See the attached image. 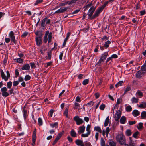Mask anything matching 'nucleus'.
<instances>
[{"mask_svg": "<svg viewBox=\"0 0 146 146\" xmlns=\"http://www.w3.org/2000/svg\"><path fill=\"white\" fill-rule=\"evenodd\" d=\"M101 146H106L105 141L102 138L101 139Z\"/></svg>", "mask_w": 146, "mask_h": 146, "instance_id": "nucleus-51", "label": "nucleus"}, {"mask_svg": "<svg viewBox=\"0 0 146 146\" xmlns=\"http://www.w3.org/2000/svg\"><path fill=\"white\" fill-rule=\"evenodd\" d=\"M25 106H24L23 107V118L24 120H25L26 119L28 115V113L27 112V110L25 109Z\"/></svg>", "mask_w": 146, "mask_h": 146, "instance_id": "nucleus-10", "label": "nucleus"}, {"mask_svg": "<svg viewBox=\"0 0 146 146\" xmlns=\"http://www.w3.org/2000/svg\"><path fill=\"white\" fill-rule=\"evenodd\" d=\"M146 61L145 63L141 67L140 70L143 71H146Z\"/></svg>", "mask_w": 146, "mask_h": 146, "instance_id": "nucleus-24", "label": "nucleus"}, {"mask_svg": "<svg viewBox=\"0 0 146 146\" xmlns=\"http://www.w3.org/2000/svg\"><path fill=\"white\" fill-rule=\"evenodd\" d=\"M52 52L51 51H50L47 52L48 57L46 58L47 59L50 60L52 57Z\"/></svg>", "mask_w": 146, "mask_h": 146, "instance_id": "nucleus-27", "label": "nucleus"}, {"mask_svg": "<svg viewBox=\"0 0 146 146\" xmlns=\"http://www.w3.org/2000/svg\"><path fill=\"white\" fill-rule=\"evenodd\" d=\"M29 33L28 32L25 31L21 35V37L23 38L25 37Z\"/></svg>", "mask_w": 146, "mask_h": 146, "instance_id": "nucleus-43", "label": "nucleus"}, {"mask_svg": "<svg viewBox=\"0 0 146 146\" xmlns=\"http://www.w3.org/2000/svg\"><path fill=\"white\" fill-rule=\"evenodd\" d=\"M62 134H60L59 133L57 135V137L55 139L57 141H58V140L61 137H62Z\"/></svg>", "mask_w": 146, "mask_h": 146, "instance_id": "nucleus-63", "label": "nucleus"}, {"mask_svg": "<svg viewBox=\"0 0 146 146\" xmlns=\"http://www.w3.org/2000/svg\"><path fill=\"white\" fill-rule=\"evenodd\" d=\"M1 76L2 79L6 77V76L3 70L2 69H0Z\"/></svg>", "mask_w": 146, "mask_h": 146, "instance_id": "nucleus-36", "label": "nucleus"}, {"mask_svg": "<svg viewBox=\"0 0 146 146\" xmlns=\"http://www.w3.org/2000/svg\"><path fill=\"white\" fill-rule=\"evenodd\" d=\"M139 134V132L137 131L135 132L133 135V137L135 138H137L138 135Z\"/></svg>", "mask_w": 146, "mask_h": 146, "instance_id": "nucleus-40", "label": "nucleus"}, {"mask_svg": "<svg viewBox=\"0 0 146 146\" xmlns=\"http://www.w3.org/2000/svg\"><path fill=\"white\" fill-rule=\"evenodd\" d=\"M102 62H103V61H102V60L100 58L99 61L96 63L95 66L97 65L98 66H100L101 65V63Z\"/></svg>", "mask_w": 146, "mask_h": 146, "instance_id": "nucleus-49", "label": "nucleus"}, {"mask_svg": "<svg viewBox=\"0 0 146 146\" xmlns=\"http://www.w3.org/2000/svg\"><path fill=\"white\" fill-rule=\"evenodd\" d=\"M68 110L67 108H66L65 109V110L64 111L63 114L64 115H65V116H66V117H68Z\"/></svg>", "mask_w": 146, "mask_h": 146, "instance_id": "nucleus-45", "label": "nucleus"}, {"mask_svg": "<svg viewBox=\"0 0 146 146\" xmlns=\"http://www.w3.org/2000/svg\"><path fill=\"white\" fill-rule=\"evenodd\" d=\"M111 43V42L110 40H108L105 42V44L104 46L100 45V48L102 51H103L105 48H107L109 47V45Z\"/></svg>", "mask_w": 146, "mask_h": 146, "instance_id": "nucleus-5", "label": "nucleus"}, {"mask_svg": "<svg viewBox=\"0 0 146 146\" xmlns=\"http://www.w3.org/2000/svg\"><path fill=\"white\" fill-rule=\"evenodd\" d=\"M70 35V33H68L67 34V36L66 38L64 39V42L62 44V47H64L65 45L66 44V42L69 38V36Z\"/></svg>", "mask_w": 146, "mask_h": 146, "instance_id": "nucleus-16", "label": "nucleus"}, {"mask_svg": "<svg viewBox=\"0 0 146 146\" xmlns=\"http://www.w3.org/2000/svg\"><path fill=\"white\" fill-rule=\"evenodd\" d=\"M80 11V9H78L76 10H75L71 14L72 15H74V14H77Z\"/></svg>", "mask_w": 146, "mask_h": 146, "instance_id": "nucleus-57", "label": "nucleus"}, {"mask_svg": "<svg viewBox=\"0 0 146 146\" xmlns=\"http://www.w3.org/2000/svg\"><path fill=\"white\" fill-rule=\"evenodd\" d=\"M102 10L99 7H98L94 15L92 16V17H91V19H93L98 17L99 16V14L102 12Z\"/></svg>", "mask_w": 146, "mask_h": 146, "instance_id": "nucleus-8", "label": "nucleus"}, {"mask_svg": "<svg viewBox=\"0 0 146 146\" xmlns=\"http://www.w3.org/2000/svg\"><path fill=\"white\" fill-rule=\"evenodd\" d=\"M9 36L11 38V41L15 44L17 41L15 40L14 33L13 31H11L9 34Z\"/></svg>", "mask_w": 146, "mask_h": 146, "instance_id": "nucleus-6", "label": "nucleus"}, {"mask_svg": "<svg viewBox=\"0 0 146 146\" xmlns=\"http://www.w3.org/2000/svg\"><path fill=\"white\" fill-rule=\"evenodd\" d=\"M30 69V66L29 64L28 63H26L20 69L21 71L23 70H29Z\"/></svg>", "mask_w": 146, "mask_h": 146, "instance_id": "nucleus-14", "label": "nucleus"}, {"mask_svg": "<svg viewBox=\"0 0 146 146\" xmlns=\"http://www.w3.org/2000/svg\"><path fill=\"white\" fill-rule=\"evenodd\" d=\"M89 82V79H87L84 80L82 82V84L84 85H87Z\"/></svg>", "mask_w": 146, "mask_h": 146, "instance_id": "nucleus-35", "label": "nucleus"}, {"mask_svg": "<svg viewBox=\"0 0 146 146\" xmlns=\"http://www.w3.org/2000/svg\"><path fill=\"white\" fill-rule=\"evenodd\" d=\"M52 33L50 32L49 35H48V43H51L52 41Z\"/></svg>", "mask_w": 146, "mask_h": 146, "instance_id": "nucleus-32", "label": "nucleus"}, {"mask_svg": "<svg viewBox=\"0 0 146 146\" xmlns=\"http://www.w3.org/2000/svg\"><path fill=\"white\" fill-rule=\"evenodd\" d=\"M54 111V110H51L49 112L48 115L50 117H52Z\"/></svg>", "mask_w": 146, "mask_h": 146, "instance_id": "nucleus-48", "label": "nucleus"}, {"mask_svg": "<svg viewBox=\"0 0 146 146\" xmlns=\"http://www.w3.org/2000/svg\"><path fill=\"white\" fill-rule=\"evenodd\" d=\"M71 135L73 137H75L76 136V133L74 129H72L70 132Z\"/></svg>", "mask_w": 146, "mask_h": 146, "instance_id": "nucleus-26", "label": "nucleus"}, {"mask_svg": "<svg viewBox=\"0 0 146 146\" xmlns=\"http://www.w3.org/2000/svg\"><path fill=\"white\" fill-rule=\"evenodd\" d=\"M43 0H37L35 3V5H37L38 4L41 3Z\"/></svg>", "mask_w": 146, "mask_h": 146, "instance_id": "nucleus-62", "label": "nucleus"}, {"mask_svg": "<svg viewBox=\"0 0 146 146\" xmlns=\"http://www.w3.org/2000/svg\"><path fill=\"white\" fill-rule=\"evenodd\" d=\"M131 89V88L130 87L128 86L126 88H125L124 90V92L123 94V95H124L126 94V92L130 91Z\"/></svg>", "mask_w": 146, "mask_h": 146, "instance_id": "nucleus-38", "label": "nucleus"}, {"mask_svg": "<svg viewBox=\"0 0 146 146\" xmlns=\"http://www.w3.org/2000/svg\"><path fill=\"white\" fill-rule=\"evenodd\" d=\"M126 118L124 116H122L120 120V123L121 124H124L126 123Z\"/></svg>", "mask_w": 146, "mask_h": 146, "instance_id": "nucleus-17", "label": "nucleus"}, {"mask_svg": "<svg viewBox=\"0 0 146 146\" xmlns=\"http://www.w3.org/2000/svg\"><path fill=\"white\" fill-rule=\"evenodd\" d=\"M73 119L76 123L77 125H80L84 122L83 120L80 118L78 116H76L73 118Z\"/></svg>", "mask_w": 146, "mask_h": 146, "instance_id": "nucleus-4", "label": "nucleus"}, {"mask_svg": "<svg viewBox=\"0 0 146 146\" xmlns=\"http://www.w3.org/2000/svg\"><path fill=\"white\" fill-rule=\"evenodd\" d=\"M129 146H136L135 144L132 140H130V141L129 143Z\"/></svg>", "mask_w": 146, "mask_h": 146, "instance_id": "nucleus-50", "label": "nucleus"}, {"mask_svg": "<svg viewBox=\"0 0 146 146\" xmlns=\"http://www.w3.org/2000/svg\"><path fill=\"white\" fill-rule=\"evenodd\" d=\"M19 84V82L18 81H14L13 82V85L14 86H17Z\"/></svg>", "mask_w": 146, "mask_h": 146, "instance_id": "nucleus-58", "label": "nucleus"}, {"mask_svg": "<svg viewBox=\"0 0 146 146\" xmlns=\"http://www.w3.org/2000/svg\"><path fill=\"white\" fill-rule=\"evenodd\" d=\"M12 82L10 81L7 83V86L8 88L11 89L12 87Z\"/></svg>", "mask_w": 146, "mask_h": 146, "instance_id": "nucleus-30", "label": "nucleus"}, {"mask_svg": "<svg viewBox=\"0 0 146 146\" xmlns=\"http://www.w3.org/2000/svg\"><path fill=\"white\" fill-rule=\"evenodd\" d=\"M1 91L2 92H5L7 91V89L6 87H4L1 89Z\"/></svg>", "mask_w": 146, "mask_h": 146, "instance_id": "nucleus-59", "label": "nucleus"}, {"mask_svg": "<svg viewBox=\"0 0 146 146\" xmlns=\"http://www.w3.org/2000/svg\"><path fill=\"white\" fill-rule=\"evenodd\" d=\"M35 34L36 36H38L36 38H42L43 35V33L42 30L37 31L35 33Z\"/></svg>", "mask_w": 146, "mask_h": 146, "instance_id": "nucleus-11", "label": "nucleus"}, {"mask_svg": "<svg viewBox=\"0 0 146 146\" xmlns=\"http://www.w3.org/2000/svg\"><path fill=\"white\" fill-rule=\"evenodd\" d=\"M75 143L77 145H80L83 143L82 141L79 139H77L75 141Z\"/></svg>", "mask_w": 146, "mask_h": 146, "instance_id": "nucleus-33", "label": "nucleus"}, {"mask_svg": "<svg viewBox=\"0 0 146 146\" xmlns=\"http://www.w3.org/2000/svg\"><path fill=\"white\" fill-rule=\"evenodd\" d=\"M30 66L32 68H33L34 67H36L35 64L34 63L31 62L30 63Z\"/></svg>", "mask_w": 146, "mask_h": 146, "instance_id": "nucleus-64", "label": "nucleus"}, {"mask_svg": "<svg viewBox=\"0 0 146 146\" xmlns=\"http://www.w3.org/2000/svg\"><path fill=\"white\" fill-rule=\"evenodd\" d=\"M90 128H86V130L87 132L86 134H82L81 135V136L83 137H88L90 134L91 131L90 129Z\"/></svg>", "mask_w": 146, "mask_h": 146, "instance_id": "nucleus-15", "label": "nucleus"}, {"mask_svg": "<svg viewBox=\"0 0 146 146\" xmlns=\"http://www.w3.org/2000/svg\"><path fill=\"white\" fill-rule=\"evenodd\" d=\"M50 19L46 17L44 18L41 21V25H45L46 26H48L50 25Z\"/></svg>", "mask_w": 146, "mask_h": 146, "instance_id": "nucleus-3", "label": "nucleus"}, {"mask_svg": "<svg viewBox=\"0 0 146 146\" xmlns=\"http://www.w3.org/2000/svg\"><path fill=\"white\" fill-rule=\"evenodd\" d=\"M96 6L95 7H94V6H92L89 10L88 12H90L91 11H94L96 9Z\"/></svg>", "mask_w": 146, "mask_h": 146, "instance_id": "nucleus-41", "label": "nucleus"}, {"mask_svg": "<svg viewBox=\"0 0 146 146\" xmlns=\"http://www.w3.org/2000/svg\"><path fill=\"white\" fill-rule=\"evenodd\" d=\"M15 77L16 78L17 77V76L19 75V70L18 69H16L15 70Z\"/></svg>", "mask_w": 146, "mask_h": 146, "instance_id": "nucleus-55", "label": "nucleus"}, {"mask_svg": "<svg viewBox=\"0 0 146 146\" xmlns=\"http://www.w3.org/2000/svg\"><path fill=\"white\" fill-rule=\"evenodd\" d=\"M110 128H106V131H105L104 130H103L102 131V134L103 135H104L105 134V133H106V135H108L110 131Z\"/></svg>", "mask_w": 146, "mask_h": 146, "instance_id": "nucleus-29", "label": "nucleus"}, {"mask_svg": "<svg viewBox=\"0 0 146 146\" xmlns=\"http://www.w3.org/2000/svg\"><path fill=\"white\" fill-rule=\"evenodd\" d=\"M38 124L39 126L42 125L43 124V121L41 117H39L38 119Z\"/></svg>", "mask_w": 146, "mask_h": 146, "instance_id": "nucleus-22", "label": "nucleus"}, {"mask_svg": "<svg viewBox=\"0 0 146 146\" xmlns=\"http://www.w3.org/2000/svg\"><path fill=\"white\" fill-rule=\"evenodd\" d=\"M94 103L92 101H91L87 103L86 104V106H92L94 105Z\"/></svg>", "mask_w": 146, "mask_h": 146, "instance_id": "nucleus-46", "label": "nucleus"}, {"mask_svg": "<svg viewBox=\"0 0 146 146\" xmlns=\"http://www.w3.org/2000/svg\"><path fill=\"white\" fill-rule=\"evenodd\" d=\"M116 138L117 141L122 145H123L125 143H126L125 136L123 134H118L116 136Z\"/></svg>", "mask_w": 146, "mask_h": 146, "instance_id": "nucleus-1", "label": "nucleus"}, {"mask_svg": "<svg viewBox=\"0 0 146 146\" xmlns=\"http://www.w3.org/2000/svg\"><path fill=\"white\" fill-rule=\"evenodd\" d=\"M141 116L142 118L145 119L146 117V111H142L141 113Z\"/></svg>", "mask_w": 146, "mask_h": 146, "instance_id": "nucleus-31", "label": "nucleus"}, {"mask_svg": "<svg viewBox=\"0 0 146 146\" xmlns=\"http://www.w3.org/2000/svg\"><path fill=\"white\" fill-rule=\"evenodd\" d=\"M35 41L36 45L38 46H40L42 43V38H35Z\"/></svg>", "mask_w": 146, "mask_h": 146, "instance_id": "nucleus-13", "label": "nucleus"}, {"mask_svg": "<svg viewBox=\"0 0 146 146\" xmlns=\"http://www.w3.org/2000/svg\"><path fill=\"white\" fill-rule=\"evenodd\" d=\"M106 105L104 104L101 105L99 107L100 109L102 110H104L105 108Z\"/></svg>", "mask_w": 146, "mask_h": 146, "instance_id": "nucleus-42", "label": "nucleus"}, {"mask_svg": "<svg viewBox=\"0 0 146 146\" xmlns=\"http://www.w3.org/2000/svg\"><path fill=\"white\" fill-rule=\"evenodd\" d=\"M126 135L128 136H129L131 135V132L130 130L128 129L126 131Z\"/></svg>", "mask_w": 146, "mask_h": 146, "instance_id": "nucleus-44", "label": "nucleus"}, {"mask_svg": "<svg viewBox=\"0 0 146 146\" xmlns=\"http://www.w3.org/2000/svg\"><path fill=\"white\" fill-rule=\"evenodd\" d=\"M32 119L33 120V121H32L33 123H35L36 122V119H35L34 118V116L33 115V114H32Z\"/></svg>", "mask_w": 146, "mask_h": 146, "instance_id": "nucleus-61", "label": "nucleus"}, {"mask_svg": "<svg viewBox=\"0 0 146 146\" xmlns=\"http://www.w3.org/2000/svg\"><path fill=\"white\" fill-rule=\"evenodd\" d=\"M136 95L139 98H141L143 96V93L140 90H137L136 93Z\"/></svg>", "mask_w": 146, "mask_h": 146, "instance_id": "nucleus-20", "label": "nucleus"}, {"mask_svg": "<svg viewBox=\"0 0 146 146\" xmlns=\"http://www.w3.org/2000/svg\"><path fill=\"white\" fill-rule=\"evenodd\" d=\"M109 143L111 146H116V143L113 141H110Z\"/></svg>", "mask_w": 146, "mask_h": 146, "instance_id": "nucleus-54", "label": "nucleus"}, {"mask_svg": "<svg viewBox=\"0 0 146 146\" xmlns=\"http://www.w3.org/2000/svg\"><path fill=\"white\" fill-rule=\"evenodd\" d=\"M2 95L4 97L8 96H9V94L6 92H2Z\"/></svg>", "mask_w": 146, "mask_h": 146, "instance_id": "nucleus-39", "label": "nucleus"}, {"mask_svg": "<svg viewBox=\"0 0 146 146\" xmlns=\"http://www.w3.org/2000/svg\"><path fill=\"white\" fill-rule=\"evenodd\" d=\"M125 110L127 112H130L132 110L131 107L130 105H129L125 108Z\"/></svg>", "mask_w": 146, "mask_h": 146, "instance_id": "nucleus-25", "label": "nucleus"}, {"mask_svg": "<svg viewBox=\"0 0 146 146\" xmlns=\"http://www.w3.org/2000/svg\"><path fill=\"white\" fill-rule=\"evenodd\" d=\"M139 107L141 108H146V102H142L138 106Z\"/></svg>", "mask_w": 146, "mask_h": 146, "instance_id": "nucleus-21", "label": "nucleus"}, {"mask_svg": "<svg viewBox=\"0 0 146 146\" xmlns=\"http://www.w3.org/2000/svg\"><path fill=\"white\" fill-rule=\"evenodd\" d=\"M48 41L47 36H44L43 38V41L44 43H46Z\"/></svg>", "mask_w": 146, "mask_h": 146, "instance_id": "nucleus-56", "label": "nucleus"}, {"mask_svg": "<svg viewBox=\"0 0 146 146\" xmlns=\"http://www.w3.org/2000/svg\"><path fill=\"white\" fill-rule=\"evenodd\" d=\"M109 116H108V117H107L106 118V119L104 123V127H106L108 125V123H109Z\"/></svg>", "mask_w": 146, "mask_h": 146, "instance_id": "nucleus-23", "label": "nucleus"}, {"mask_svg": "<svg viewBox=\"0 0 146 146\" xmlns=\"http://www.w3.org/2000/svg\"><path fill=\"white\" fill-rule=\"evenodd\" d=\"M109 51L108 50L107 52H105L102 55L100 59L102 60V61H103V62H104L106 59L107 56L108 55V52Z\"/></svg>", "mask_w": 146, "mask_h": 146, "instance_id": "nucleus-12", "label": "nucleus"}, {"mask_svg": "<svg viewBox=\"0 0 146 146\" xmlns=\"http://www.w3.org/2000/svg\"><path fill=\"white\" fill-rule=\"evenodd\" d=\"M145 73V72L140 70L138 71L136 73V78L140 79L142 77L144 76V74Z\"/></svg>", "mask_w": 146, "mask_h": 146, "instance_id": "nucleus-7", "label": "nucleus"}, {"mask_svg": "<svg viewBox=\"0 0 146 146\" xmlns=\"http://www.w3.org/2000/svg\"><path fill=\"white\" fill-rule=\"evenodd\" d=\"M50 125L51 127H52L56 128L58 127V122H54L50 123Z\"/></svg>", "mask_w": 146, "mask_h": 146, "instance_id": "nucleus-19", "label": "nucleus"}, {"mask_svg": "<svg viewBox=\"0 0 146 146\" xmlns=\"http://www.w3.org/2000/svg\"><path fill=\"white\" fill-rule=\"evenodd\" d=\"M138 99L136 98L135 97H133L131 101L132 103H137L138 102Z\"/></svg>", "mask_w": 146, "mask_h": 146, "instance_id": "nucleus-28", "label": "nucleus"}, {"mask_svg": "<svg viewBox=\"0 0 146 146\" xmlns=\"http://www.w3.org/2000/svg\"><path fill=\"white\" fill-rule=\"evenodd\" d=\"M23 62V60L21 58H18L16 59V62L20 63H22Z\"/></svg>", "mask_w": 146, "mask_h": 146, "instance_id": "nucleus-53", "label": "nucleus"}, {"mask_svg": "<svg viewBox=\"0 0 146 146\" xmlns=\"http://www.w3.org/2000/svg\"><path fill=\"white\" fill-rule=\"evenodd\" d=\"M121 115V112L120 110H119L117 111L115 113V115L113 116L115 121L117 122V123L118 124H119V119L120 118Z\"/></svg>", "mask_w": 146, "mask_h": 146, "instance_id": "nucleus-2", "label": "nucleus"}, {"mask_svg": "<svg viewBox=\"0 0 146 146\" xmlns=\"http://www.w3.org/2000/svg\"><path fill=\"white\" fill-rule=\"evenodd\" d=\"M31 78V77L29 75H26L24 78V80L27 81L29 80Z\"/></svg>", "mask_w": 146, "mask_h": 146, "instance_id": "nucleus-37", "label": "nucleus"}, {"mask_svg": "<svg viewBox=\"0 0 146 146\" xmlns=\"http://www.w3.org/2000/svg\"><path fill=\"white\" fill-rule=\"evenodd\" d=\"M143 123L142 122L139 123L137 126V128H143Z\"/></svg>", "mask_w": 146, "mask_h": 146, "instance_id": "nucleus-47", "label": "nucleus"}, {"mask_svg": "<svg viewBox=\"0 0 146 146\" xmlns=\"http://www.w3.org/2000/svg\"><path fill=\"white\" fill-rule=\"evenodd\" d=\"M123 83V81H119L118 82L115 84V87L116 88H117L119 86H122Z\"/></svg>", "mask_w": 146, "mask_h": 146, "instance_id": "nucleus-34", "label": "nucleus"}, {"mask_svg": "<svg viewBox=\"0 0 146 146\" xmlns=\"http://www.w3.org/2000/svg\"><path fill=\"white\" fill-rule=\"evenodd\" d=\"M140 113L138 110H134L132 111V114L134 116L136 117L140 115Z\"/></svg>", "mask_w": 146, "mask_h": 146, "instance_id": "nucleus-18", "label": "nucleus"}, {"mask_svg": "<svg viewBox=\"0 0 146 146\" xmlns=\"http://www.w3.org/2000/svg\"><path fill=\"white\" fill-rule=\"evenodd\" d=\"M36 128H35L34 129L33 133L32 135V145L33 146H34L36 140Z\"/></svg>", "mask_w": 146, "mask_h": 146, "instance_id": "nucleus-9", "label": "nucleus"}, {"mask_svg": "<svg viewBox=\"0 0 146 146\" xmlns=\"http://www.w3.org/2000/svg\"><path fill=\"white\" fill-rule=\"evenodd\" d=\"M109 39V37H107L106 36H104L102 38H101V40H105V41H106L107 40H108Z\"/></svg>", "mask_w": 146, "mask_h": 146, "instance_id": "nucleus-60", "label": "nucleus"}, {"mask_svg": "<svg viewBox=\"0 0 146 146\" xmlns=\"http://www.w3.org/2000/svg\"><path fill=\"white\" fill-rule=\"evenodd\" d=\"M89 27L88 25L87 26L86 28H84L82 30L83 32L86 33L89 30Z\"/></svg>", "mask_w": 146, "mask_h": 146, "instance_id": "nucleus-52", "label": "nucleus"}]
</instances>
